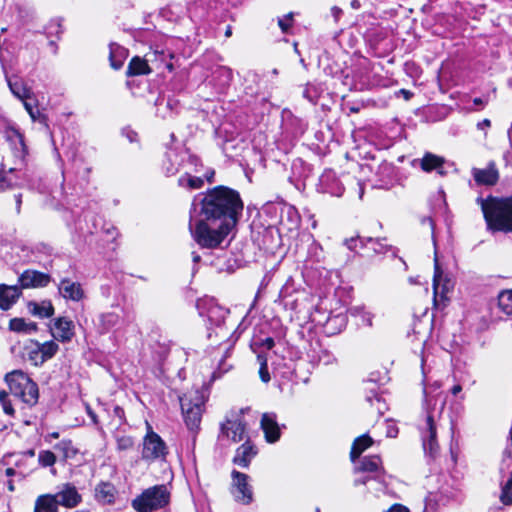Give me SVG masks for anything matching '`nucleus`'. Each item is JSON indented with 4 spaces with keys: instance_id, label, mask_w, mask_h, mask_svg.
I'll use <instances>...</instances> for the list:
<instances>
[{
    "instance_id": "1",
    "label": "nucleus",
    "mask_w": 512,
    "mask_h": 512,
    "mask_svg": "<svg viewBox=\"0 0 512 512\" xmlns=\"http://www.w3.org/2000/svg\"><path fill=\"white\" fill-rule=\"evenodd\" d=\"M195 211L200 206L199 215L212 223L234 228L243 210V202L237 191L225 186L209 190L199 201L193 203Z\"/></svg>"
},
{
    "instance_id": "2",
    "label": "nucleus",
    "mask_w": 512,
    "mask_h": 512,
    "mask_svg": "<svg viewBox=\"0 0 512 512\" xmlns=\"http://www.w3.org/2000/svg\"><path fill=\"white\" fill-rule=\"evenodd\" d=\"M487 223L492 231L512 232V197L504 199L477 200Z\"/></svg>"
},
{
    "instance_id": "3",
    "label": "nucleus",
    "mask_w": 512,
    "mask_h": 512,
    "mask_svg": "<svg viewBox=\"0 0 512 512\" xmlns=\"http://www.w3.org/2000/svg\"><path fill=\"white\" fill-rule=\"evenodd\" d=\"M193 239L202 248L214 249L220 246L232 228L222 224L212 223L206 219H198L194 228L190 223Z\"/></svg>"
},
{
    "instance_id": "4",
    "label": "nucleus",
    "mask_w": 512,
    "mask_h": 512,
    "mask_svg": "<svg viewBox=\"0 0 512 512\" xmlns=\"http://www.w3.org/2000/svg\"><path fill=\"white\" fill-rule=\"evenodd\" d=\"M10 393L19 398L24 404L32 407L37 404L39 391L37 384L28 375L15 370L5 376Z\"/></svg>"
},
{
    "instance_id": "5",
    "label": "nucleus",
    "mask_w": 512,
    "mask_h": 512,
    "mask_svg": "<svg viewBox=\"0 0 512 512\" xmlns=\"http://www.w3.org/2000/svg\"><path fill=\"white\" fill-rule=\"evenodd\" d=\"M171 493L165 484L155 485L145 489L132 500V507L137 512H152L167 506Z\"/></svg>"
},
{
    "instance_id": "6",
    "label": "nucleus",
    "mask_w": 512,
    "mask_h": 512,
    "mask_svg": "<svg viewBox=\"0 0 512 512\" xmlns=\"http://www.w3.org/2000/svg\"><path fill=\"white\" fill-rule=\"evenodd\" d=\"M147 433L142 442V459L145 461H164L168 454V448L162 438L153 431L151 425L146 422Z\"/></svg>"
},
{
    "instance_id": "7",
    "label": "nucleus",
    "mask_w": 512,
    "mask_h": 512,
    "mask_svg": "<svg viewBox=\"0 0 512 512\" xmlns=\"http://www.w3.org/2000/svg\"><path fill=\"white\" fill-rule=\"evenodd\" d=\"M180 404L188 428L191 430L198 428L204 404L203 396L198 391H195L193 396L185 394L180 397Z\"/></svg>"
},
{
    "instance_id": "8",
    "label": "nucleus",
    "mask_w": 512,
    "mask_h": 512,
    "mask_svg": "<svg viewBox=\"0 0 512 512\" xmlns=\"http://www.w3.org/2000/svg\"><path fill=\"white\" fill-rule=\"evenodd\" d=\"M246 422L243 419L242 413H232L221 424L220 438H227L234 443L248 439Z\"/></svg>"
},
{
    "instance_id": "9",
    "label": "nucleus",
    "mask_w": 512,
    "mask_h": 512,
    "mask_svg": "<svg viewBox=\"0 0 512 512\" xmlns=\"http://www.w3.org/2000/svg\"><path fill=\"white\" fill-rule=\"evenodd\" d=\"M232 478L233 485L231 493L234 499L244 505L250 504L253 500V492L248 483V475L234 470L232 472Z\"/></svg>"
},
{
    "instance_id": "10",
    "label": "nucleus",
    "mask_w": 512,
    "mask_h": 512,
    "mask_svg": "<svg viewBox=\"0 0 512 512\" xmlns=\"http://www.w3.org/2000/svg\"><path fill=\"white\" fill-rule=\"evenodd\" d=\"M423 447L425 451H428L431 456H434L438 449L436 441V425L431 414H428L424 420V423L420 427Z\"/></svg>"
},
{
    "instance_id": "11",
    "label": "nucleus",
    "mask_w": 512,
    "mask_h": 512,
    "mask_svg": "<svg viewBox=\"0 0 512 512\" xmlns=\"http://www.w3.org/2000/svg\"><path fill=\"white\" fill-rule=\"evenodd\" d=\"M434 277H433V301L435 305H439L440 302L446 300V294L451 290L452 284L450 280H443V273L439 266L437 258H435L434 264Z\"/></svg>"
},
{
    "instance_id": "12",
    "label": "nucleus",
    "mask_w": 512,
    "mask_h": 512,
    "mask_svg": "<svg viewBox=\"0 0 512 512\" xmlns=\"http://www.w3.org/2000/svg\"><path fill=\"white\" fill-rule=\"evenodd\" d=\"M56 498L57 506L61 505L66 508L76 507L82 500L76 487L70 483L63 484L60 490L52 494Z\"/></svg>"
},
{
    "instance_id": "13",
    "label": "nucleus",
    "mask_w": 512,
    "mask_h": 512,
    "mask_svg": "<svg viewBox=\"0 0 512 512\" xmlns=\"http://www.w3.org/2000/svg\"><path fill=\"white\" fill-rule=\"evenodd\" d=\"M60 295L70 301L79 302L85 297V292L79 282L72 281L69 278H63L58 284Z\"/></svg>"
},
{
    "instance_id": "14",
    "label": "nucleus",
    "mask_w": 512,
    "mask_h": 512,
    "mask_svg": "<svg viewBox=\"0 0 512 512\" xmlns=\"http://www.w3.org/2000/svg\"><path fill=\"white\" fill-rule=\"evenodd\" d=\"M74 323L66 317H59L55 319L52 330L53 337L60 342H69L75 335Z\"/></svg>"
},
{
    "instance_id": "15",
    "label": "nucleus",
    "mask_w": 512,
    "mask_h": 512,
    "mask_svg": "<svg viewBox=\"0 0 512 512\" xmlns=\"http://www.w3.org/2000/svg\"><path fill=\"white\" fill-rule=\"evenodd\" d=\"M228 314V311L217 306L212 305L207 312V318L211 326H214L219 331H215L216 336L220 338H225L229 334L228 330H225L223 325L225 324V318Z\"/></svg>"
},
{
    "instance_id": "16",
    "label": "nucleus",
    "mask_w": 512,
    "mask_h": 512,
    "mask_svg": "<svg viewBox=\"0 0 512 512\" xmlns=\"http://www.w3.org/2000/svg\"><path fill=\"white\" fill-rule=\"evenodd\" d=\"M19 282L22 288L45 287L50 282V276L36 270H26L20 275Z\"/></svg>"
},
{
    "instance_id": "17",
    "label": "nucleus",
    "mask_w": 512,
    "mask_h": 512,
    "mask_svg": "<svg viewBox=\"0 0 512 512\" xmlns=\"http://www.w3.org/2000/svg\"><path fill=\"white\" fill-rule=\"evenodd\" d=\"M261 428L267 442L274 443L280 438V427L274 413H264L261 418Z\"/></svg>"
},
{
    "instance_id": "18",
    "label": "nucleus",
    "mask_w": 512,
    "mask_h": 512,
    "mask_svg": "<svg viewBox=\"0 0 512 512\" xmlns=\"http://www.w3.org/2000/svg\"><path fill=\"white\" fill-rule=\"evenodd\" d=\"M472 174L476 183L480 185H494L499 178L498 171L493 163L485 169L474 168Z\"/></svg>"
},
{
    "instance_id": "19",
    "label": "nucleus",
    "mask_w": 512,
    "mask_h": 512,
    "mask_svg": "<svg viewBox=\"0 0 512 512\" xmlns=\"http://www.w3.org/2000/svg\"><path fill=\"white\" fill-rule=\"evenodd\" d=\"M257 454L254 445L247 439L238 449L233 462L241 467H248L252 458Z\"/></svg>"
},
{
    "instance_id": "20",
    "label": "nucleus",
    "mask_w": 512,
    "mask_h": 512,
    "mask_svg": "<svg viewBox=\"0 0 512 512\" xmlns=\"http://www.w3.org/2000/svg\"><path fill=\"white\" fill-rule=\"evenodd\" d=\"M21 292L17 286L0 285V308L8 310L19 298Z\"/></svg>"
},
{
    "instance_id": "21",
    "label": "nucleus",
    "mask_w": 512,
    "mask_h": 512,
    "mask_svg": "<svg viewBox=\"0 0 512 512\" xmlns=\"http://www.w3.org/2000/svg\"><path fill=\"white\" fill-rule=\"evenodd\" d=\"M7 84L11 93L19 100L32 99L33 92L20 78H7Z\"/></svg>"
},
{
    "instance_id": "22",
    "label": "nucleus",
    "mask_w": 512,
    "mask_h": 512,
    "mask_svg": "<svg viewBox=\"0 0 512 512\" xmlns=\"http://www.w3.org/2000/svg\"><path fill=\"white\" fill-rule=\"evenodd\" d=\"M359 472H375L377 476L383 472L382 461L378 455L362 458L355 467Z\"/></svg>"
},
{
    "instance_id": "23",
    "label": "nucleus",
    "mask_w": 512,
    "mask_h": 512,
    "mask_svg": "<svg viewBox=\"0 0 512 512\" xmlns=\"http://www.w3.org/2000/svg\"><path fill=\"white\" fill-rule=\"evenodd\" d=\"M116 489L109 482H101L95 488L96 499L104 504H111L115 500Z\"/></svg>"
},
{
    "instance_id": "24",
    "label": "nucleus",
    "mask_w": 512,
    "mask_h": 512,
    "mask_svg": "<svg viewBox=\"0 0 512 512\" xmlns=\"http://www.w3.org/2000/svg\"><path fill=\"white\" fill-rule=\"evenodd\" d=\"M33 512H58L56 498L50 493L39 495L35 500Z\"/></svg>"
},
{
    "instance_id": "25",
    "label": "nucleus",
    "mask_w": 512,
    "mask_h": 512,
    "mask_svg": "<svg viewBox=\"0 0 512 512\" xmlns=\"http://www.w3.org/2000/svg\"><path fill=\"white\" fill-rule=\"evenodd\" d=\"M373 444V440L367 434L361 435L357 437L352 445L350 458L352 462L355 463L356 459L371 445Z\"/></svg>"
},
{
    "instance_id": "26",
    "label": "nucleus",
    "mask_w": 512,
    "mask_h": 512,
    "mask_svg": "<svg viewBox=\"0 0 512 512\" xmlns=\"http://www.w3.org/2000/svg\"><path fill=\"white\" fill-rule=\"evenodd\" d=\"M151 72V69L149 65L147 64V61L135 56L131 59L128 69L126 72V75L131 76H138V75H146Z\"/></svg>"
},
{
    "instance_id": "27",
    "label": "nucleus",
    "mask_w": 512,
    "mask_h": 512,
    "mask_svg": "<svg viewBox=\"0 0 512 512\" xmlns=\"http://www.w3.org/2000/svg\"><path fill=\"white\" fill-rule=\"evenodd\" d=\"M127 57V50L120 45L111 44L110 45V65L113 69L119 70L124 63V60Z\"/></svg>"
},
{
    "instance_id": "28",
    "label": "nucleus",
    "mask_w": 512,
    "mask_h": 512,
    "mask_svg": "<svg viewBox=\"0 0 512 512\" xmlns=\"http://www.w3.org/2000/svg\"><path fill=\"white\" fill-rule=\"evenodd\" d=\"M5 137L16 146L17 155L23 157L26 151L23 135L17 129L9 127L5 130Z\"/></svg>"
},
{
    "instance_id": "29",
    "label": "nucleus",
    "mask_w": 512,
    "mask_h": 512,
    "mask_svg": "<svg viewBox=\"0 0 512 512\" xmlns=\"http://www.w3.org/2000/svg\"><path fill=\"white\" fill-rule=\"evenodd\" d=\"M28 309L31 314L39 318H48L53 315L54 307L50 301H43L42 303L30 302Z\"/></svg>"
},
{
    "instance_id": "30",
    "label": "nucleus",
    "mask_w": 512,
    "mask_h": 512,
    "mask_svg": "<svg viewBox=\"0 0 512 512\" xmlns=\"http://www.w3.org/2000/svg\"><path fill=\"white\" fill-rule=\"evenodd\" d=\"M25 351L28 359L35 365H42L45 360L40 353V343L37 341H30L29 344L25 346Z\"/></svg>"
},
{
    "instance_id": "31",
    "label": "nucleus",
    "mask_w": 512,
    "mask_h": 512,
    "mask_svg": "<svg viewBox=\"0 0 512 512\" xmlns=\"http://www.w3.org/2000/svg\"><path fill=\"white\" fill-rule=\"evenodd\" d=\"M443 163V158L432 153H426L421 160V168L426 172H430L434 169L441 168Z\"/></svg>"
},
{
    "instance_id": "32",
    "label": "nucleus",
    "mask_w": 512,
    "mask_h": 512,
    "mask_svg": "<svg viewBox=\"0 0 512 512\" xmlns=\"http://www.w3.org/2000/svg\"><path fill=\"white\" fill-rule=\"evenodd\" d=\"M54 449L62 454L64 459L73 458L77 454V449L73 446L71 440H62L54 446Z\"/></svg>"
},
{
    "instance_id": "33",
    "label": "nucleus",
    "mask_w": 512,
    "mask_h": 512,
    "mask_svg": "<svg viewBox=\"0 0 512 512\" xmlns=\"http://www.w3.org/2000/svg\"><path fill=\"white\" fill-rule=\"evenodd\" d=\"M9 327L16 332H32L36 331L37 325L33 322L26 323L21 318H14L10 320Z\"/></svg>"
},
{
    "instance_id": "34",
    "label": "nucleus",
    "mask_w": 512,
    "mask_h": 512,
    "mask_svg": "<svg viewBox=\"0 0 512 512\" xmlns=\"http://www.w3.org/2000/svg\"><path fill=\"white\" fill-rule=\"evenodd\" d=\"M499 308L506 314H512V290L502 291L498 296Z\"/></svg>"
},
{
    "instance_id": "35",
    "label": "nucleus",
    "mask_w": 512,
    "mask_h": 512,
    "mask_svg": "<svg viewBox=\"0 0 512 512\" xmlns=\"http://www.w3.org/2000/svg\"><path fill=\"white\" fill-rule=\"evenodd\" d=\"M59 350V346L54 341H47L40 343V353L43 356L45 362L51 359Z\"/></svg>"
},
{
    "instance_id": "36",
    "label": "nucleus",
    "mask_w": 512,
    "mask_h": 512,
    "mask_svg": "<svg viewBox=\"0 0 512 512\" xmlns=\"http://www.w3.org/2000/svg\"><path fill=\"white\" fill-rule=\"evenodd\" d=\"M180 186H188L191 189H200L204 181L200 177L190 176L188 174L181 176L178 180Z\"/></svg>"
},
{
    "instance_id": "37",
    "label": "nucleus",
    "mask_w": 512,
    "mask_h": 512,
    "mask_svg": "<svg viewBox=\"0 0 512 512\" xmlns=\"http://www.w3.org/2000/svg\"><path fill=\"white\" fill-rule=\"evenodd\" d=\"M38 462L42 467H51L56 463V455L49 450H42L38 454Z\"/></svg>"
},
{
    "instance_id": "38",
    "label": "nucleus",
    "mask_w": 512,
    "mask_h": 512,
    "mask_svg": "<svg viewBox=\"0 0 512 512\" xmlns=\"http://www.w3.org/2000/svg\"><path fill=\"white\" fill-rule=\"evenodd\" d=\"M118 320L119 317L115 313L102 314L100 317L102 330L105 332L108 331L118 323Z\"/></svg>"
},
{
    "instance_id": "39",
    "label": "nucleus",
    "mask_w": 512,
    "mask_h": 512,
    "mask_svg": "<svg viewBox=\"0 0 512 512\" xmlns=\"http://www.w3.org/2000/svg\"><path fill=\"white\" fill-rule=\"evenodd\" d=\"M349 312L352 316H360L362 321L367 326L372 325V314L370 312L365 311L364 307L354 306L349 309Z\"/></svg>"
},
{
    "instance_id": "40",
    "label": "nucleus",
    "mask_w": 512,
    "mask_h": 512,
    "mask_svg": "<svg viewBox=\"0 0 512 512\" xmlns=\"http://www.w3.org/2000/svg\"><path fill=\"white\" fill-rule=\"evenodd\" d=\"M163 167L167 175H174L178 171L177 156L175 154H168Z\"/></svg>"
},
{
    "instance_id": "41",
    "label": "nucleus",
    "mask_w": 512,
    "mask_h": 512,
    "mask_svg": "<svg viewBox=\"0 0 512 512\" xmlns=\"http://www.w3.org/2000/svg\"><path fill=\"white\" fill-rule=\"evenodd\" d=\"M117 449L119 451L129 450L134 445V440L131 436L118 435L116 437Z\"/></svg>"
},
{
    "instance_id": "42",
    "label": "nucleus",
    "mask_w": 512,
    "mask_h": 512,
    "mask_svg": "<svg viewBox=\"0 0 512 512\" xmlns=\"http://www.w3.org/2000/svg\"><path fill=\"white\" fill-rule=\"evenodd\" d=\"M257 359L260 364L259 375L263 382L267 383L270 381V375L268 372L267 359L265 356L259 354Z\"/></svg>"
},
{
    "instance_id": "43",
    "label": "nucleus",
    "mask_w": 512,
    "mask_h": 512,
    "mask_svg": "<svg viewBox=\"0 0 512 512\" xmlns=\"http://www.w3.org/2000/svg\"><path fill=\"white\" fill-rule=\"evenodd\" d=\"M500 498L505 505L512 503V474L506 485L503 487Z\"/></svg>"
},
{
    "instance_id": "44",
    "label": "nucleus",
    "mask_w": 512,
    "mask_h": 512,
    "mask_svg": "<svg viewBox=\"0 0 512 512\" xmlns=\"http://www.w3.org/2000/svg\"><path fill=\"white\" fill-rule=\"evenodd\" d=\"M0 404L7 415L12 416L14 414V408L8 398V393L4 390L0 391Z\"/></svg>"
},
{
    "instance_id": "45",
    "label": "nucleus",
    "mask_w": 512,
    "mask_h": 512,
    "mask_svg": "<svg viewBox=\"0 0 512 512\" xmlns=\"http://www.w3.org/2000/svg\"><path fill=\"white\" fill-rule=\"evenodd\" d=\"M292 21H293L292 13H288L284 17L279 18L278 25L281 28L282 32L286 33L289 30V28L292 26Z\"/></svg>"
},
{
    "instance_id": "46",
    "label": "nucleus",
    "mask_w": 512,
    "mask_h": 512,
    "mask_svg": "<svg viewBox=\"0 0 512 512\" xmlns=\"http://www.w3.org/2000/svg\"><path fill=\"white\" fill-rule=\"evenodd\" d=\"M21 101H22L23 106H24V108H25V110L27 111L28 114L30 112H32L33 109L38 107V100L36 99L34 94H33V98L32 99H25V100H21Z\"/></svg>"
},
{
    "instance_id": "47",
    "label": "nucleus",
    "mask_w": 512,
    "mask_h": 512,
    "mask_svg": "<svg viewBox=\"0 0 512 512\" xmlns=\"http://www.w3.org/2000/svg\"><path fill=\"white\" fill-rule=\"evenodd\" d=\"M387 512H410L409 509L401 504H394Z\"/></svg>"
},
{
    "instance_id": "48",
    "label": "nucleus",
    "mask_w": 512,
    "mask_h": 512,
    "mask_svg": "<svg viewBox=\"0 0 512 512\" xmlns=\"http://www.w3.org/2000/svg\"><path fill=\"white\" fill-rule=\"evenodd\" d=\"M491 126V121L489 119H484L483 121L477 124V128L479 130H485Z\"/></svg>"
},
{
    "instance_id": "49",
    "label": "nucleus",
    "mask_w": 512,
    "mask_h": 512,
    "mask_svg": "<svg viewBox=\"0 0 512 512\" xmlns=\"http://www.w3.org/2000/svg\"><path fill=\"white\" fill-rule=\"evenodd\" d=\"M29 116H30V118L32 119L33 122L38 121L40 119V117H41V113L38 110V107L33 109V111L29 113Z\"/></svg>"
},
{
    "instance_id": "50",
    "label": "nucleus",
    "mask_w": 512,
    "mask_h": 512,
    "mask_svg": "<svg viewBox=\"0 0 512 512\" xmlns=\"http://www.w3.org/2000/svg\"><path fill=\"white\" fill-rule=\"evenodd\" d=\"M15 202H16V212H17V214H19L21 211V204H22V195L21 194L15 195Z\"/></svg>"
},
{
    "instance_id": "51",
    "label": "nucleus",
    "mask_w": 512,
    "mask_h": 512,
    "mask_svg": "<svg viewBox=\"0 0 512 512\" xmlns=\"http://www.w3.org/2000/svg\"><path fill=\"white\" fill-rule=\"evenodd\" d=\"M274 344H275V342H274L273 338H270V337L266 338L262 343V345L265 346L267 349L273 348Z\"/></svg>"
},
{
    "instance_id": "52",
    "label": "nucleus",
    "mask_w": 512,
    "mask_h": 512,
    "mask_svg": "<svg viewBox=\"0 0 512 512\" xmlns=\"http://www.w3.org/2000/svg\"><path fill=\"white\" fill-rule=\"evenodd\" d=\"M356 243V239L355 238H351V239H347L345 240V245L350 249L352 250L354 248V245Z\"/></svg>"
},
{
    "instance_id": "53",
    "label": "nucleus",
    "mask_w": 512,
    "mask_h": 512,
    "mask_svg": "<svg viewBox=\"0 0 512 512\" xmlns=\"http://www.w3.org/2000/svg\"><path fill=\"white\" fill-rule=\"evenodd\" d=\"M369 477H363V478H359V479H356L355 480V485H366L367 482L369 481Z\"/></svg>"
},
{
    "instance_id": "54",
    "label": "nucleus",
    "mask_w": 512,
    "mask_h": 512,
    "mask_svg": "<svg viewBox=\"0 0 512 512\" xmlns=\"http://www.w3.org/2000/svg\"><path fill=\"white\" fill-rule=\"evenodd\" d=\"M462 391V386L457 384V385H454L451 389V393L453 395H457L458 393H460Z\"/></svg>"
},
{
    "instance_id": "55",
    "label": "nucleus",
    "mask_w": 512,
    "mask_h": 512,
    "mask_svg": "<svg viewBox=\"0 0 512 512\" xmlns=\"http://www.w3.org/2000/svg\"><path fill=\"white\" fill-rule=\"evenodd\" d=\"M127 138L130 142H134L136 141V138H137V133L136 132H133V131H129L127 133Z\"/></svg>"
},
{
    "instance_id": "56",
    "label": "nucleus",
    "mask_w": 512,
    "mask_h": 512,
    "mask_svg": "<svg viewBox=\"0 0 512 512\" xmlns=\"http://www.w3.org/2000/svg\"><path fill=\"white\" fill-rule=\"evenodd\" d=\"M400 92L403 94V96L405 97L406 100L410 99V97L412 95L410 91L405 90V89H401Z\"/></svg>"
},
{
    "instance_id": "57",
    "label": "nucleus",
    "mask_w": 512,
    "mask_h": 512,
    "mask_svg": "<svg viewBox=\"0 0 512 512\" xmlns=\"http://www.w3.org/2000/svg\"><path fill=\"white\" fill-rule=\"evenodd\" d=\"M5 473L8 477H11V476L15 475L16 471L13 468H7Z\"/></svg>"
},
{
    "instance_id": "58",
    "label": "nucleus",
    "mask_w": 512,
    "mask_h": 512,
    "mask_svg": "<svg viewBox=\"0 0 512 512\" xmlns=\"http://www.w3.org/2000/svg\"><path fill=\"white\" fill-rule=\"evenodd\" d=\"M87 412H88L89 416L91 417V419L93 420V422L96 423L97 419H96L95 413H93L89 408L87 409Z\"/></svg>"
},
{
    "instance_id": "59",
    "label": "nucleus",
    "mask_w": 512,
    "mask_h": 512,
    "mask_svg": "<svg viewBox=\"0 0 512 512\" xmlns=\"http://www.w3.org/2000/svg\"><path fill=\"white\" fill-rule=\"evenodd\" d=\"M473 103H474L475 105H484V104H485V102H484V101H483V99H481V98H475V99L473 100Z\"/></svg>"
},
{
    "instance_id": "60",
    "label": "nucleus",
    "mask_w": 512,
    "mask_h": 512,
    "mask_svg": "<svg viewBox=\"0 0 512 512\" xmlns=\"http://www.w3.org/2000/svg\"><path fill=\"white\" fill-rule=\"evenodd\" d=\"M351 6H352L353 8H355V9H357V8H359V7H360V3H359V1H358V0H353V1L351 2Z\"/></svg>"
},
{
    "instance_id": "61",
    "label": "nucleus",
    "mask_w": 512,
    "mask_h": 512,
    "mask_svg": "<svg viewBox=\"0 0 512 512\" xmlns=\"http://www.w3.org/2000/svg\"><path fill=\"white\" fill-rule=\"evenodd\" d=\"M231 34H232L231 26H228V27L226 28V31H225V36H226V37H230V36H231Z\"/></svg>"
},
{
    "instance_id": "62",
    "label": "nucleus",
    "mask_w": 512,
    "mask_h": 512,
    "mask_svg": "<svg viewBox=\"0 0 512 512\" xmlns=\"http://www.w3.org/2000/svg\"><path fill=\"white\" fill-rule=\"evenodd\" d=\"M8 489L9 491L13 492L15 490V487H14V484H13V481H9L8 482Z\"/></svg>"
},
{
    "instance_id": "63",
    "label": "nucleus",
    "mask_w": 512,
    "mask_h": 512,
    "mask_svg": "<svg viewBox=\"0 0 512 512\" xmlns=\"http://www.w3.org/2000/svg\"><path fill=\"white\" fill-rule=\"evenodd\" d=\"M115 413H116L118 416H120V415H121V413H123V410H122L120 407H116V408H115Z\"/></svg>"
},
{
    "instance_id": "64",
    "label": "nucleus",
    "mask_w": 512,
    "mask_h": 512,
    "mask_svg": "<svg viewBox=\"0 0 512 512\" xmlns=\"http://www.w3.org/2000/svg\"><path fill=\"white\" fill-rule=\"evenodd\" d=\"M49 436L52 437V438L57 439L59 437V433L58 432H53Z\"/></svg>"
}]
</instances>
